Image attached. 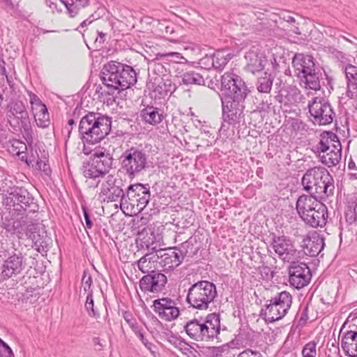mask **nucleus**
I'll use <instances>...</instances> for the list:
<instances>
[{
    "mask_svg": "<svg viewBox=\"0 0 357 357\" xmlns=\"http://www.w3.org/2000/svg\"><path fill=\"white\" fill-rule=\"evenodd\" d=\"M101 80L110 91H124L137 82V73L130 66L112 61L105 64L101 70Z\"/></svg>",
    "mask_w": 357,
    "mask_h": 357,
    "instance_id": "f257e3e1",
    "label": "nucleus"
},
{
    "mask_svg": "<svg viewBox=\"0 0 357 357\" xmlns=\"http://www.w3.org/2000/svg\"><path fill=\"white\" fill-rule=\"evenodd\" d=\"M111 126V117L100 113L89 112L81 119L79 133L84 143L95 144L110 132Z\"/></svg>",
    "mask_w": 357,
    "mask_h": 357,
    "instance_id": "f03ea898",
    "label": "nucleus"
},
{
    "mask_svg": "<svg viewBox=\"0 0 357 357\" xmlns=\"http://www.w3.org/2000/svg\"><path fill=\"white\" fill-rule=\"evenodd\" d=\"M292 66L294 74L300 79L302 86L314 91L320 89L319 77L316 72L312 56L296 54L292 59Z\"/></svg>",
    "mask_w": 357,
    "mask_h": 357,
    "instance_id": "7ed1b4c3",
    "label": "nucleus"
},
{
    "mask_svg": "<svg viewBox=\"0 0 357 357\" xmlns=\"http://www.w3.org/2000/svg\"><path fill=\"white\" fill-rule=\"evenodd\" d=\"M216 296V286L211 282L200 280L189 287L186 302L194 309L206 310Z\"/></svg>",
    "mask_w": 357,
    "mask_h": 357,
    "instance_id": "20e7f679",
    "label": "nucleus"
},
{
    "mask_svg": "<svg viewBox=\"0 0 357 357\" xmlns=\"http://www.w3.org/2000/svg\"><path fill=\"white\" fill-rule=\"evenodd\" d=\"M149 155L142 149L132 146L120 158L121 168L130 178L140 175L149 167Z\"/></svg>",
    "mask_w": 357,
    "mask_h": 357,
    "instance_id": "39448f33",
    "label": "nucleus"
},
{
    "mask_svg": "<svg viewBox=\"0 0 357 357\" xmlns=\"http://www.w3.org/2000/svg\"><path fill=\"white\" fill-rule=\"evenodd\" d=\"M292 304V296L287 291L277 293L266 301L265 307L261 314L267 322H274L282 319L289 310Z\"/></svg>",
    "mask_w": 357,
    "mask_h": 357,
    "instance_id": "423d86ee",
    "label": "nucleus"
},
{
    "mask_svg": "<svg viewBox=\"0 0 357 357\" xmlns=\"http://www.w3.org/2000/svg\"><path fill=\"white\" fill-rule=\"evenodd\" d=\"M221 91L225 98L245 100L248 89L243 79L232 73H225L221 77Z\"/></svg>",
    "mask_w": 357,
    "mask_h": 357,
    "instance_id": "0eeeda50",
    "label": "nucleus"
},
{
    "mask_svg": "<svg viewBox=\"0 0 357 357\" xmlns=\"http://www.w3.org/2000/svg\"><path fill=\"white\" fill-rule=\"evenodd\" d=\"M307 107L314 123L328 125L333 122L335 112L329 102L325 98L315 97L309 101Z\"/></svg>",
    "mask_w": 357,
    "mask_h": 357,
    "instance_id": "6e6552de",
    "label": "nucleus"
},
{
    "mask_svg": "<svg viewBox=\"0 0 357 357\" xmlns=\"http://www.w3.org/2000/svg\"><path fill=\"white\" fill-rule=\"evenodd\" d=\"M149 187L141 183L130 185L127 190V205L134 210V213H139L144 210L150 200Z\"/></svg>",
    "mask_w": 357,
    "mask_h": 357,
    "instance_id": "1a4fd4ad",
    "label": "nucleus"
},
{
    "mask_svg": "<svg viewBox=\"0 0 357 357\" xmlns=\"http://www.w3.org/2000/svg\"><path fill=\"white\" fill-rule=\"evenodd\" d=\"M26 139L29 143H30L29 140L32 141V138L28 139L26 137ZM29 144L28 152L21 156V160L35 169L43 171L47 176L50 175L51 169L47 163L48 153L45 150H41L36 145L33 146L30 144Z\"/></svg>",
    "mask_w": 357,
    "mask_h": 357,
    "instance_id": "9d476101",
    "label": "nucleus"
},
{
    "mask_svg": "<svg viewBox=\"0 0 357 357\" xmlns=\"http://www.w3.org/2000/svg\"><path fill=\"white\" fill-rule=\"evenodd\" d=\"M9 114L8 119L10 124L15 121L20 130H24V135L28 139H31L32 130L30 125L29 118L26 107L22 101H13L8 105Z\"/></svg>",
    "mask_w": 357,
    "mask_h": 357,
    "instance_id": "9b49d317",
    "label": "nucleus"
},
{
    "mask_svg": "<svg viewBox=\"0 0 357 357\" xmlns=\"http://www.w3.org/2000/svg\"><path fill=\"white\" fill-rule=\"evenodd\" d=\"M200 326L197 335L195 336V341L208 342L216 338L220 331L219 314H208L204 319L202 318Z\"/></svg>",
    "mask_w": 357,
    "mask_h": 357,
    "instance_id": "f8f14e48",
    "label": "nucleus"
},
{
    "mask_svg": "<svg viewBox=\"0 0 357 357\" xmlns=\"http://www.w3.org/2000/svg\"><path fill=\"white\" fill-rule=\"evenodd\" d=\"M289 270V282L290 285L300 289L307 285L312 278L310 270L305 263L299 262L298 259L290 261Z\"/></svg>",
    "mask_w": 357,
    "mask_h": 357,
    "instance_id": "ddd939ff",
    "label": "nucleus"
},
{
    "mask_svg": "<svg viewBox=\"0 0 357 357\" xmlns=\"http://www.w3.org/2000/svg\"><path fill=\"white\" fill-rule=\"evenodd\" d=\"M271 246L278 257L283 261L290 262L298 259L301 252L298 251L292 241L285 236H274L272 238Z\"/></svg>",
    "mask_w": 357,
    "mask_h": 357,
    "instance_id": "4468645a",
    "label": "nucleus"
},
{
    "mask_svg": "<svg viewBox=\"0 0 357 357\" xmlns=\"http://www.w3.org/2000/svg\"><path fill=\"white\" fill-rule=\"evenodd\" d=\"M244 100L236 98H222V119L229 125L239 123L243 118V105L241 102Z\"/></svg>",
    "mask_w": 357,
    "mask_h": 357,
    "instance_id": "2eb2a0df",
    "label": "nucleus"
},
{
    "mask_svg": "<svg viewBox=\"0 0 357 357\" xmlns=\"http://www.w3.org/2000/svg\"><path fill=\"white\" fill-rule=\"evenodd\" d=\"M153 308L158 317L166 321H174L180 314V310L176 301L167 297L153 301Z\"/></svg>",
    "mask_w": 357,
    "mask_h": 357,
    "instance_id": "dca6fc26",
    "label": "nucleus"
},
{
    "mask_svg": "<svg viewBox=\"0 0 357 357\" xmlns=\"http://www.w3.org/2000/svg\"><path fill=\"white\" fill-rule=\"evenodd\" d=\"M151 250L157 252L158 264L163 271L174 269L178 266L184 259L182 252L175 248L156 250L155 247H153Z\"/></svg>",
    "mask_w": 357,
    "mask_h": 357,
    "instance_id": "f3484780",
    "label": "nucleus"
},
{
    "mask_svg": "<svg viewBox=\"0 0 357 357\" xmlns=\"http://www.w3.org/2000/svg\"><path fill=\"white\" fill-rule=\"evenodd\" d=\"M26 266V260L20 252H13L4 260L1 266V277L8 279L22 273Z\"/></svg>",
    "mask_w": 357,
    "mask_h": 357,
    "instance_id": "a211bd4d",
    "label": "nucleus"
},
{
    "mask_svg": "<svg viewBox=\"0 0 357 357\" xmlns=\"http://www.w3.org/2000/svg\"><path fill=\"white\" fill-rule=\"evenodd\" d=\"M167 282V277L163 273L151 271L142 277L139 281V287L144 292L158 293L164 289Z\"/></svg>",
    "mask_w": 357,
    "mask_h": 357,
    "instance_id": "6ab92c4d",
    "label": "nucleus"
},
{
    "mask_svg": "<svg viewBox=\"0 0 357 357\" xmlns=\"http://www.w3.org/2000/svg\"><path fill=\"white\" fill-rule=\"evenodd\" d=\"M143 234H139L136 242L142 248L146 247L149 253H146L142 257H141L137 261V266L139 269L144 273H151V271H155L156 265L158 264V259L157 252L151 250L152 247L149 242L142 241L141 236Z\"/></svg>",
    "mask_w": 357,
    "mask_h": 357,
    "instance_id": "aec40b11",
    "label": "nucleus"
},
{
    "mask_svg": "<svg viewBox=\"0 0 357 357\" xmlns=\"http://www.w3.org/2000/svg\"><path fill=\"white\" fill-rule=\"evenodd\" d=\"M8 182L12 183L11 181L6 178L0 186V190L3 195V204L12 215H18L24 211V206H23V205L20 206L17 202L19 201L18 199H15V197H13L12 195H13V192H14V186L6 187Z\"/></svg>",
    "mask_w": 357,
    "mask_h": 357,
    "instance_id": "412c9836",
    "label": "nucleus"
},
{
    "mask_svg": "<svg viewBox=\"0 0 357 357\" xmlns=\"http://www.w3.org/2000/svg\"><path fill=\"white\" fill-rule=\"evenodd\" d=\"M314 188V195L320 199L328 197L333 194L334 180L326 168H322L318 184Z\"/></svg>",
    "mask_w": 357,
    "mask_h": 357,
    "instance_id": "4be33fe9",
    "label": "nucleus"
},
{
    "mask_svg": "<svg viewBox=\"0 0 357 357\" xmlns=\"http://www.w3.org/2000/svg\"><path fill=\"white\" fill-rule=\"evenodd\" d=\"M246 60L245 69L247 71L255 74L261 71L266 65V59L259 48L252 47L245 54Z\"/></svg>",
    "mask_w": 357,
    "mask_h": 357,
    "instance_id": "5701e85b",
    "label": "nucleus"
},
{
    "mask_svg": "<svg viewBox=\"0 0 357 357\" xmlns=\"http://www.w3.org/2000/svg\"><path fill=\"white\" fill-rule=\"evenodd\" d=\"M92 162L97 167L101 175L107 174L112 168L113 158L109 151L105 148H99L94 150Z\"/></svg>",
    "mask_w": 357,
    "mask_h": 357,
    "instance_id": "b1692460",
    "label": "nucleus"
},
{
    "mask_svg": "<svg viewBox=\"0 0 357 357\" xmlns=\"http://www.w3.org/2000/svg\"><path fill=\"white\" fill-rule=\"evenodd\" d=\"M324 239L317 232L303 238L302 247L304 253L310 257L317 256L324 248Z\"/></svg>",
    "mask_w": 357,
    "mask_h": 357,
    "instance_id": "393cba45",
    "label": "nucleus"
},
{
    "mask_svg": "<svg viewBox=\"0 0 357 357\" xmlns=\"http://www.w3.org/2000/svg\"><path fill=\"white\" fill-rule=\"evenodd\" d=\"M328 210L327 207L323 204L319 206H317L307 213L302 220L307 225L312 227H324L327 222Z\"/></svg>",
    "mask_w": 357,
    "mask_h": 357,
    "instance_id": "a878e982",
    "label": "nucleus"
},
{
    "mask_svg": "<svg viewBox=\"0 0 357 357\" xmlns=\"http://www.w3.org/2000/svg\"><path fill=\"white\" fill-rule=\"evenodd\" d=\"M317 197L310 195H301L297 202L296 208L300 217L303 218L311 211L316 208L317 206H321L323 204L319 202L317 199Z\"/></svg>",
    "mask_w": 357,
    "mask_h": 357,
    "instance_id": "bb28decb",
    "label": "nucleus"
},
{
    "mask_svg": "<svg viewBox=\"0 0 357 357\" xmlns=\"http://www.w3.org/2000/svg\"><path fill=\"white\" fill-rule=\"evenodd\" d=\"M323 167H314L306 171L302 177L301 183L304 190L314 195Z\"/></svg>",
    "mask_w": 357,
    "mask_h": 357,
    "instance_id": "cd10ccee",
    "label": "nucleus"
},
{
    "mask_svg": "<svg viewBox=\"0 0 357 357\" xmlns=\"http://www.w3.org/2000/svg\"><path fill=\"white\" fill-rule=\"evenodd\" d=\"M149 88L155 93V96L158 95L160 98H164L175 89L170 79H164L160 76L155 77L154 81L149 82Z\"/></svg>",
    "mask_w": 357,
    "mask_h": 357,
    "instance_id": "c85d7f7f",
    "label": "nucleus"
},
{
    "mask_svg": "<svg viewBox=\"0 0 357 357\" xmlns=\"http://www.w3.org/2000/svg\"><path fill=\"white\" fill-rule=\"evenodd\" d=\"M341 347L349 357H357V331H348L341 340Z\"/></svg>",
    "mask_w": 357,
    "mask_h": 357,
    "instance_id": "c756f323",
    "label": "nucleus"
},
{
    "mask_svg": "<svg viewBox=\"0 0 357 357\" xmlns=\"http://www.w3.org/2000/svg\"><path fill=\"white\" fill-rule=\"evenodd\" d=\"M26 235L31 240L33 245L38 252H43L47 247V236H41L36 231V227L34 225L31 224L26 227Z\"/></svg>",
    "mask_w": 357,
    "mask_h": 357,
    "instance_id": "7c9ffc66",
    "label": "nucleus"
},
{
    "mask_svg": "<svg viewBox=\"0 0 357 357\" xmlns=\"http://www.w3.org/2000/svg\"><path fill=\"white\" fill-rule=\"evenodd\" d=\"M344 73L347 79V96L354 98L357 97V67L347 65Z\"/></svg>",
    "mask_w": 357,
    "mask_h": 357,
    "instance_id": "2f4dec72",
    "label": "nucleus"
},
{
    "mask_svg": "<svg viewBox=\"0 0 357 357\" xmlns=\"http://www.w3.org/2000/svg\"><path fill=\"white\" fill-rule=\"evenodd\" d=\"M332 151L320 155L321 162L328 167L337 165L342 159V146L341 144H337L336 147H333Z\"/></svg>",
    "mask_w": 357,
    "mask_h": 357,
    "instance_id": "473e14b6",
    "label": "nucleus"
},
{
    "mask_svg": "<svg viewBox=\"0 0 357 357\" xmlns=\"http://www.w3.org/2000/svg\"><path fill=\"white\" fill-rule=\"evenodd\" d=\"M12 195L15 199H18L19 204L24 206V211L29 210L34 211L35 209H29L31 205L34 204L33 198L26 189L22 187L14 186V192Z\"/></svg>",
    "mask_w": 357,
    "mask_h": 357,
    "instance_id": "72a5a7b5",
    "label": "nucleus"
},
{
    "mask_svg": "<svg viewBox=\"0 0 357 357\" xmlns=\"http://www.w3.org/2000/svg\"><path fill=\"white\" fill-rule=\"evenodd\" d=\"M70 17H76L80 10L89 5V0H60Z\"/></svg>",
    "mask_w": 357,
    "mask_h": 357,
    "instance_id": "f704fd0d",
    "label": "nucleus"
},
{
    "mask_svg": "<svg viewBox=\"0 0 357 357\" xmlns=\"http://www.w3.org/2000/svg\"><path fill=\"white\" fill-rule=\"evenodd\" d=\"M337 144H341L337 136L333 132H324L321 135L320 141L317 145L318 151H326L330 147H336Z\"/></svg>",
    "mask_w": 357,
    "mask_h": 357,
    "instance_id": "c9c22d12",
    "label": "nucleus"
},
{
    "mask_svg": "<svg viewBox=\"0 0 357 357\" xmlns=\"http://www.w3.org/2000/svg\"><path fill=\"white\" fill-rule=\"evenodd\" d=\"M183 50L185 56L188 57L192 63L197 61V60L203 56L204 52L206 51L205 48L192 43H185L183 45Z\"/></svg>",
    "mask_w": 357,
    "mask_h": 357,
    "instance_id": "e433bc0d",
    "label": "nucleus"
},
{
    "mask_svg": "<svg viewBox=\"0 0 357 357\" xmlns=\"http://www.w3.org/2000/svg\"><path fill=\"white\" fill-rule=\"evenodd\" d=\"M231 58V54L225 50L215 52L213 54V68L222 70Z\"/></svg>",
    "mask_w": 357,
    "mask_h": 357,
    "instance_id": "4c0bfd02",
    "label": "nucleus"
},
{
    "mask_svg": "<svg viewBox=\"0 0 357 357\" xmlns=\"http://www.w3.org/2000/svg\"><path fill=\"white\" fill-rule=\"evenodd\" d=\"M142 116L144 121L151 125H155L160 123L162 120V114L158 111V109L153 107H149L142 111Z\"/></svg>",
    "mask_w": 357,
    "mask_h": 357,
    "instance_id": "58836bf2",
    "label": "nucleus"
},
{
    "mask_svg": "<svg viewBox=\"0 0 357 357\" xmlns=\"http://www.w3.org/2000/svg\"><path fill=\"white\" fill-rule=\"evenodd\" d=\"M119 198H121V208L126 207V204H127V198L125 197L123 190L120 188L119 186L114 185L112 188L109 194L106 197H104V201L107 200V202H115Z\"/></svg>",
    "mask_w": 357,
    "mask_h": 357,
    "instance_id": "ea45409f",
    "label": "nucleus"
},
{
    "mask_svg": "<svg viewBox=\"0 0 357 357\" xmlns=\"http://www.w3.org/2000/svg\"><path fill=\"white\" fill-rule=\"evenodd\" d=\"M182 82L184 84L204 85L203 76L194 71L187 72L183 75Z\"/></svg>",
    "mask_w": 357,
    "mask_h": 357,
    "instance_id": "a19ab883",
    "label": "nucleus"
},
{
    "mask_svg": "<svg viewBox=\"0 0 357 357\" xmlns=\"http://www.w3.org/2000/svg\"><path fill=\"white\" fill-rule=\"evenodd\" d=\"M273 79L271 75L264 73V77H260L257 79L256 87L259 93H268L272 88Z\"/></svg>",
    "mask_w": 357,
    "mask_h": 357,
    "instance_id": "79ce46f5",
    "label": "nucleus"
},
{
    "mask_svg": "<svg viewBox=\"0 0 357 357\" xmlns=\"http://www.w3.org/2000/svg\"><path fill=\"white\" fill-rule=\"evenodd\" d=\"M202 317L199 319H192L188 321L184 326V330L190 338L195 340V336L199 332Z\"/></svg>",
    "mask_w": 357,
    "mask_h": 357,
    "instance_id": "37998d69",
    "label": "nucleus"
},
{
    "mask_svg": "<svg viewBox=\"0 0 357 357\" xmlns=\"http://www.w3.org/2000/svg\"><path fill=\"white\" fill-rule=\"evenodd\" d=\"M82 172L86 178H98L102 177L97 167H95V165L92 161L85 162L82 166Z\"/></svg>",
    "mask_w": 357,
    "mask_h": 357,
    "instance_id": "c03bdc74",
    "label": "nucleus"
},
{
    "mask_svg": "<svg viewBox=\"0 0 357 357\" xmlns=\"http://www.w3.org/2000/svg\"><path fill=\"white\" fill-rule=\"evenodd\" d=\"M156 56L157 58H167L169 61L176 63H186L188 62V59L183 56L181 54L175 52L158 53L156 54Z\"/></svg>",
    "mask_w": 357,
    "mask_h": 357,
    "instance_id": "a18cd8bd",
    "label": "nucleus"
},
{
    "mask_svg": "<svg viewBox=\"0 0 357 357\" xmlns=\"http://www.w3.org/2000/svg\"><path fill=\"white\" fill-rule=\"evenodd\" d=\"M116 179L112 175H108L101 183L99 196L106 197L115 185Z\"/></svg>",
    "mask_w": 357,
    "mask_h": 357,
    "instance_id": "49530a36",
    "label": "nucleus"
},
{
    "mask_svg": "<svg viewBox=\"0 0 357 357\" xmlns=\"http://www.w3.org/2000/svg\"><path fill=\"white\" fill-rule=\"evenodd\" d=\"M10 144L11 145L9 146L8 150L13 155H23L25 154L26 151L28 150L26 144L20 140L14 139L10 142Z\"/></svg>",
    "mask_w": 357,
    "mask_h": 357,
    "instance_id": "de8ad7c7",
    "label": "nucleus"
},
{
    "mask_svg": "<svg viewBox=\"0 0 357 357\" xmlns=\"http://www.w3.org/2000/svg\"><path fill=\"white\" fill-rule=\"evenodd\" d=\"M357 205L353 204L351 206H349L345 211L344 216L347 222L349 225H352L356 222L357 221Z\"/></svg>",
    "mask_w": 357,
    "mask_h": 357,
    "instance_id": "09e8293b",
    "label": "nucleus"
},
{
    "mask_svg": "<svg viewBox=\"0 0 357 357\" xmlns=\"http://www.w3.org/2000/svg\"><path fill=\"white\" fill-rule=\"evenodd\" d=\"M198 64L204 69L210 70L213 68L214 62L213 60V54H208L206 51L204 52V54L197 60Z\"/></svg>",
    "mask_w": 357,
    "mask_h": 357,
    "instance_id": "8fccbe9b",
    "label": "nucleus"
},
{
    "mask_svg": "<svg viewBox=\"0 0 357 357\" xmlns=\"http://www.w3.org/2000/svg\"><path fill=\"white\" fill-rule=\"evenodd\" d=\"M85 307H86V310L88 311L89 314L91 317H99L98 312L94 308V303H93V299L91 291H89L87 294L86 303H85Z\"/></svg>",
    "mask_w": 357,
    "mask_h": 357,
    "instance_id": "3c124183",
    "label": "nucleus"
},
{
    "mask_svg": "<svg viewBox=\"0 0 357 357\" xmlns=\"http://www.w3.org/2000/svg\"><path fill=\"white\" fill-rule=\"evenodd\" d=\"M317 344L314 341L307 343L303 349V357H316Z\"/></svg>",
    "mask_w": 357,
    "mask_h": 357,
    "instance_id": "603ef678",
    "label": "nucleus"
},
{
    "mask_svg": "<svg viewBox=\"0 0 357 357\" xmlns=\"http://www.w3.org/2000/svg\"><path fill=\"white\" fill-rule=\"evenodd\" d=\"M37 125L41 128H46L50 123L49 113L38 114V116L35 118Z\"/></svg>",
    "mask_w": 357,
    "mask_h": 357,
    "instance_id": "864d4df0",
    "label": "nucleus"
},
{
    "mask_svg": "<svg viewBox=\"0 0 357 357\" xmlns=\"http://www.w3.org/2000/svg\"><path fill=\"white\" fill-rule=\"evenodd\" d=\"M92 284V278L87 271H84L82 279V287L84 291H91V286Z\"/></svg>",
    "mask_w": 357,
    "mask_h": 357,
    "instance_id": "5fc2aeb1",
    "label": "nucleus"
},
{
    "mask_svg": "<svg viewBox=\"0 0 357 357\" xmlns=\"http://www.w3.org/2000/svg\"><path fill=\"white\" fill-rule=\"evenodd\" d=\"M278 86V84H275ZM276 89H278V94L275 96V100L282 103L284 102V98L286 97L287 90L285 89L284 84H282L281 82H280L279 86H276Z\"/></svg>",
    "mask_w": 357,
    "mask_h": 357,
    "instance_id": "6e6d98bb",
    "label": "nucleus"
},
{
    "mask_svg": "<svg viewBox=\"0 0 357 357\" xmlns=\"http://www.w3.org/2000/svg\"><path fill=\"white\" fill-rule=\"evenodd\" d=\"M0 357H13V353L8 345L0 339Z\"/></svg>",
    "mask_w": 357,
    "mask_h": 357,
    "instance_id": "4d7b16f0",
    "label": "nucleus"
},
{
    "mask_svg": "<svg viewBox=\"0 0 357 357\" xmlns=\"http://www.w3.org/2000/svg\"><path fill=\"white\" fill-rule=\"evenodd\" d=\"M123 317L133 331L139 328L136 320L134 319L131 313L128 312H124L123 314Z\"/></svg>",
    "mask_w": 357,
    "mask_h": 357,
    "instance_id": "13d9d810",
    "label": "nucleus"
},
{
    "mask_svg": "<svg viewBox=\"0 0 357 357\" xmlns=\"http://www.w3.org/2000/svg\"><path fill=\"white\" fill-rule=\"evenodd\" d=\"M236 357H262V355L259 351L245 349L241 352Z\"/></svg>",
    "mask_w": 357,
    "mask_h": 357,
    "instance_id": "bf43d9fd",
    "label": "nucleus"
},
{
    "mask_svg": "<svg viewBox=\"0 0 357 357\" xmlns=\"http://www.w3.org/2000/svg\"><path fill=\"white\" fill-rule=\"evenodd\" d=\"M29 96L30 98V103L31 105V109H34V107H38L42 105V102L40 98L33 93H29Z\"/></svg>",
    "mask_w": 357,
    "mask_h": 357,
    "instance_id": "052dcab7",
    "label": "nucleus"
},
{
    "mask_svg": "<svg viewBox=\"0 0 357 357\" xmlns=\"http://www.w3.org/2000/svg\"><path fill=\"white\" fill-rule=\"evenodd\" d=\"M32 112L34 118L38 116V114H45L46 112H48L47 107L43 103L38 107H34V109H32Z\"/></svg>",
    "mask_w": 357,
    "mask_h": 357,
    "instance_id": "680f3d73",
    "label": "nucleus"
},
{
    "mask_svg": "<svg viewBox=\"0 0 357 357\" xmlns=\"http://www.w3.org/2000/svg\"><path fill=\"white\" fill-rule=\"evenodd\" d=\"M84 217L86 222V227L88 229H91L93 226V222L90 219L89 214L85 207H83Z\"/></svg>",
    "mask_w": 357,
    "mask_h": 357,
    "instance_id": "e2e57ef3",
    "label": "nucleus"
},
{
    "mask_svg": "<svg viewBox=\"0 0 357 357\" xmlns=\"http://www.w3.org/2000/svg\"><path fill=\"white\" fill-rule=\"evenodd\" d=\"M135 335L140 339L142 344L147 342V339L144 337L143 330L141 328H138L133 331Z\"/></svg>",
    "mask_w": 357,
    "mask_h": 357,
    "instance_id": "0e129e2a",
    "label": "nucleus"
},
{
    "mask_svg": "<svg viewBox=\"0 0 357 357\" xmlns=\"http://www.w3.org/2000/svg\"><path fill=\"white\" fill-rule=\"evenodd\" d=\"M143 344H144V345L146 347V348L147 349H149L151 353H153V352H154V351L153 350V347H155V346H154L152 343L149 342L147 340V342H144Z\"/></svg>",
    "mask_w": 357,
    "mask_h": 357,
    "instance_id": "69168bd1",
    "label": "nucleus"
},
{
    "mask_svg": "<svg viewBox=\"0 0 357 357\" xmlns=\"http://www.w3.org/2000/svg\"><path fill=\"white\" fill-rule=\"evenodd\" d=\"M92 21H89L88 20H84L81 24L79 25V31H82V29L84 28V26H86L87 24H89L90 23H91Z\"/></svg>",
    "mask_w": 357,
    "mask_h": 357,
    "instance_id": "338daca9",
    "label": "nucleus"
},
{
    "mask_svg": "<svg viewBox=\"0 0 357 357\" xmlns=\"http://www.w3.org/2000/svg\"><path fill=\"white\" fill-rule=\"evenodd\" d=\"M348 168L349 169H352V170L356 169V165H355L354 162L351 159H350V160H349V162L348 163Z\"/></svg>",
    "mask_w": 357,
    "mask_h": 357,
    "instance_id": "774afa93",
    "label": "nucleus"
}]
</instances>
